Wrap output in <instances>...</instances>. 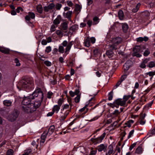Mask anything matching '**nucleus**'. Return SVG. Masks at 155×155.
<instances>
[{"instance_id": "nucleus-1", "label": "nucleus", "mask_w": 155, "mask_h": 155, "mask_svg": "<svg viewBox=\"0 0 155 155\" xmlns=\"http://www.w3.org/2000/svg\"><path fill=\"white\" fill-rule=\"evenodd\" d=\"M39 89H36L32 94L28 97H24L22 102V104L24 106H30L31 104V100L35 98V97H37L38 95L36 94H37V92L39 93Z\"/></svg>"}, {"instance_id": "nucleus-2", "label": "nucleus", "mask_w": 155, "mask_h": 155, "mask_svg": "<svg viewBox=\"0 0 155 155\" xmlns=\"http://www.w3.org/2000/svg\"><path fill=\"white\" fill-rule=\"evenodd\" d=\"M33 83L31 81L28 79H23L21 80L18 83L17 87L19 90L23 89H26L30 86H31Z\"/></svg>"}, {"instance_id": "nucleus-3", "label": "nucleus", "mask_w": 155, "mask_h": 155, "mask_svg": "<svg viewBox=\"0 0 155 155\" xmlns=\"http://www.w3.org/2000/svg\"><path fill=\"white\" fill-rule=\"evenodd\" d=\"M121 41V38L119 37L113 38L108 46V49L110 50L117 49L118 48L117 46Z\"/></svg>"}, {"instance_id": "nucleus-4", "label": "nucleus", "mask_w": 155, "mask_h": 155, "mask_svg": "<svg viewBox=\"0 0 155 155\" xmlns=\"http://www.w3.org/2000/svg\"><path fill=\"white\" fill-rule=\"evenodd\" d=\"M37 89L40 90L39 93L37 92V94H36V95H38L37 97L39 98V100L38 101H35L34 103H32L31 104L32 106H34L33 108L34 110V111L35 110L36 108H38L40 106L41 102L44 97V94L41 89L38 88Z\"/></svg>"}, {"instance_id": "nucleus-5", "label": "nucleus", "mask_w": 155, "mask_h": 155, "mask_svg": "<svg viewBox=\"0 0 155 155\" xmlns=\"http://www.w3.org/2000/svg\"><path fill=\"white\" fill-rule=\"evenodd\" d=\"M19 114V111L17 109H15L11 114L7 117V119L11 122L15 120Z\"/></svg>"}, {"instance_id": "nucleus-6", "label": "nucleus", "mask_w": 155, "mask_h": 155, "mask_svg": "<svg viewBox=\"0 0 155 155\" xmlns=\"http://www.w3.org/2000/svg\"><path fill=\"white\" fill-rule=\"evenodd\" d=\"M126 101L124 99L119 98L115 100L114 102L113 105L114 107H115L117 108H118L119 106H124L125 104ZM113 107V106H112Z\"/></svg>"}, {"instance_id": "nucleus-7", "label": "nucleus", "mask_w": 155, "mask_h": 155, "mask_svg": "<svg viewBox=\"0 0 155 155\" xmlns=\"http://www.w3.org/2000/svg\"><path fill=\"white\" fill-rule=\"evenodd\" d=\"M33 107L32 106L31 104L30 106H24L22 107L23 110L27 113H31L34 111L33 109Z\"/></svg>"}, {"instance_id": "nucleus-8", "label": "nucleus", "mask_w": 155, "mask_h": 155, "mask_svg": "<svg viewBox=\"0 0 155 155\" xmlns=\"http://www.w3.org/2000/svg\"><path fill=\"white\" fill-rule=\"evenodd\" d=\"M106 133H104L100 137L98 138H91V140L92 142L95 143V144L101 143Z\"/></svg>"}, {"instance_id": "nucleus-9", "label": "nucleus", "mask_w": 155, "mask_h": 155, "mask_svg": "<svg viewBox=\"0 0 155 155\" xmlns=\"http://www.w3.org/2000/svg\"><path fill=\"white\" fill-rule=\"evenodd\" d=\"M62 44V46L63 47L67 46L65 48V52L69 51L73 45L72 42H70L68 44V42L66 41H63Z\"/></svg>"}, {"instance_id": "nucleus-10", "label": "nucleus", "mask_w": 155, "mask_h": 155, "mask_svg": "<svg viewBox=\"0 0 155 155\" xmlns=\"http://www.w3.org/2000/svg\"><path fill=\"white\" fill-rule=\"evenodd\" d=\"M132 62L130 60H128L125 63L123 66V68L124 70L127 71L131 66Z\"/></svg>"}, {"instance_id": "nucleus-11", "label": "nucleus", "mask_w": 155, "mask_h": 155, "mask_svg": "<svg viewBox=\"0 0 155 155\" xmlns=\"http://www.w3.org/2000/svg\"><path fill=\"white\" fill-rule=\"evenodd\" d=\"M35 17V14L31 12H29L28 13V15H26L25 17V19L28 21H29L30 19H34Z\"/></svg>"}, {"instance_id": "nucleus-12", "label": "nucleus", "mask_w": 155, "mask_h": 155, "mask_svg": "<svg viewBox=\"0 0 155 155\" xmlns=\"http://www.w3.org/2000/svg\"><path fill=\"white\" fill-rule=\"evenodd\" d=\"M61 20V15H58L57 16V18L54 20L53 24L58 26V25L60 23Z\"/></svg>"}, {"instance_id": "nucleus-13", "label": "nucleus", "mask_w": 155, "mask_h": 155, "mask_svg": "<svg viewBox=\"0 0 155 155\" xmlns=\"http://www.w3.org/2000/svg\"><path fill=\"white\" fill-rule=\"evenodd\" d=\"M108 152L106 153V154L110 155L112 153H114L113 148L112 145H110L108 147Z\"/></svg>"}, {"instance_id": "nucleus-14", "label": "nucleus", "mask_w": 155, "mask_h": 155, "mask_svg": "<svg viewBox=\"0 0 155 155\" xmlns=\"http://www.w3.org/2000/svg\"><path fill=\"white\" fill-rule=\"evenodd\" d=\"M48 135V133L47 131L44 132L41 135V142L42 143H44L45 141L46 136Z\"/></svg>"}, {"instance_id": "nucleus-15", "label": "nucleus", "mask_w": 155, "mask_h": 155, "mask_svg": "<svg viewBox=\"0 0 155 155\" xmlns=\"http://www.w3.org/2000/svg\"><path fill=\"white\" fill-rule=\"evenodd\" d=\"M54 129L55 127L54 125L51 126L50 127L48 131H47L48 133V135H50L51 134H52L54 132Z\"/></svg>"}, {"instance_id": "nucleus-16", "label": "nucleus", "mask_w": 155, "mask_h": 155, "mask_svg": "<svg viewBox=\"0 0 155 155\" xmlns=\"http://www.w3.org/2000/svg\"><path fill=\"white\" fill-rule=\"evenodd\" d=\"M107 146H105L103 144H101L98 147V150L99 151L101 152L102 150L104 151V150H106Z\"/></svg>"}, {"instance_id": "nucleus-17", "label": "nucleus", "mask_w": 155, "mask_h": 155, "mask_svg": "<svg viewBox=\"0 0 155 155\" xmlns=\"http://www.w3.org/2000/svg\"><path fill=\"white\" fill-rule=\"evenodd\" d=\"M72 12L71 11H69L67 12L65 14H64L65 17L68 18L69 20L71 21V15Z\"/></svg>"}, {"instance_id": "nucleus-18", "label": "nucleus", "mask_w": 155, "mask_h": 155, "mask_svg": "<svg viewBox=\"0 0 155 155\" xmlns=\"http://www.w3.org/2000/svg\"><path fill=\"white\" fill-rule=\"evenodd\" d=\"M111 50H108L106 52V55L109 58H111L114 56V53Z\"/></svg>"}, {"instance_id": "nucleus-19", "label": "nucleus", "mask_w": 155, "mask_h": 155, "mask_svg": "<svg viewBox=\"0 0 155 155\" xmlns=\"http://www.w3.org/2000/svg\"><path fill=\"white\" fill-rule=\"evenodd\" d=\"M143 151V149L140 146H139L136 149L135 153L138 154L142 153Z\"/></svg>"}, {"instance_id": "nucleus-20", "label": "nucleus", "mask_w": 155, "mask_h": 155, "mask_svg": "<svg viewBox=\"0 0 155 155\" xmlns=\"http://www.w3.org/2000/svg\"><path fill=\"white\" fill-rule=\"evenodd\" d=\"M12 101L11 100H4L3 102L4 104L6 106L8 107L10 106L11 105Z\"/></svg>"}, {"instance_id": "nucleus-21", "label": "nucleus", "mask_w": 155, "mask_h": 155, "mask_svg": "<svg viewBox=\"0 0 155 155\" xmlns=\"http://www.w3.org/2000/svg\"><path fill=\"white\" fill-rule=\"evenodd\" d=\"M0 51L5 54H8L9 52V50L8 49L0 47Z\"/></svg>"}, {"instance_id": "nucleus-22", "label": "nucleus", "mask_w": 155, "mask_h": 155, "mask_svg": "<svg viewBox=\"0 0 155 155\" xmlns=\"http://www.w3.org/2000/svg\"><path fill=\"white\" fill-rule=\"evenodd\" d=\"M84 43L85 46L88 47H89L90 45V38L88 37H87L84 40Z\"/></svg>"}, {"instance_id": "nucleus-23", "label": "nucleus", "mask_w": 155, "mask_h": 155, "mask_svg": "<svg viewBox=\"0 0 155 155\" xmlns=\"http://www.w3.org/2000/svg\"><path fill=\"white\" fill-rule=\"evenodd\" d=\"M81 7L78 4H76L75 5V11L76 12L77 14H78L81 11Z\"/></svg>"}, {"instance_id": "nucleus-24", "label": "nucleus", "mask_w": 155, "mask_h": 155, "mask_svg": "<svg viewBox=\"0 0 155 155\" xmlns=\"http://www.w3.org/2000/svg\"><path fill=\"white\" fill-rule=\"evenodd\" d=\"M60 108V107L58 105H54L52 111L54 112H56V113H57Z\"/></svg>"}, {"instance_id": "nucleus-25", "label": "nucleus", "mask_w": 155, "mask_h": 155, "mask_svg": "<svg viewBox=\"0 0 155 155\" xmlns=\"http://www.w3.org/2000/svg\"><path fill=\"white\" fill-rule=\"evenodd\" d=\"M118 15L119 19L121 20H122L124 19V15L123 11L121 10H120L118 12Z\"/></svg>"}, {"instance_id": "nucleus-26", "label": "nucleus", "mask_w": 155, "mask_h": 155, "mask_svg": "<svg viewBox=\"0 0 155 155\" xmlns=\"http://www.w3.org/2000/svg\"><path fill=\"white\" fill-rule=\"evenodd\" d=\"M140 3H138L136 6L133 8L132 10V12L134 13L136 12L139 9L140 7Z\"/></svg>"}, {"instance_id": "nucleus-27", "label": "nucleus", "mask_w": 155, "mask_h": 155, "mask_svg": "<svg viewBox=\"0 0 155 155\" xmlns=\"http://www.w3.org/2000/svg\"><path fill=\"white\" fill-rule=\"evenodd\" d=\"M134 122V120H130L128 121V122L125 123L126 125L124 127H130L131 126V124L133 123Z\"/></svg>"}, {"instance_id": "nucleus-28", "label": "nucleus", "mask_w": 155, "mask_h": 155, "mask_svg": "<svg viewBox=\"0 0 155 155\" xmlns=\"http://www.w3.org/2000/svg\"><path fill=\"white\" fill-rule=\"evenodd\" d=\"M93 20L94 21L93 25H95L99 23V19L98 17H97V16H95L93 18Z\"/></svg>"}, {"instance_id": "nucleus-29", "label": "nucleus", "mask_w": 155, "mask_h": 155, "mask_svg": "<svg viewBox=\"0 0 155 155\" xmlns=\"http://www.w3.org/2000/svg\"><path fill=\"white\" fill-rule=\"evenodd\" d=\"M128 28V25L126 24H124L122 25V28L123 29V31L126 32L127 31Z\"/></svg>"}, {"instance_id": "nucleus-30", "label": "nucleus", "mask_w": 155, "mask_h": 155, "mask_svg": "<svg viewBox=\"0 0 155 155\" xmlns=\"http://www.w3.org/2000/svg\"><path fill=\"white\" fill-rule=\"evenodd\" d=\"M38 12L40 13H41L42 12L43 9L41 5H38L36 7Z\"/></svg>"}, {"instance_id": "nucleus-31", "label": "nucleus", "mask_w": 155, "mask_h": 155, "mask_svg": "<svg viewBox=\"0 0 155 155\" xmlns=\"http://www.w3.org/2000/svg\"><path fill=\"white\" fill-rule=\"evenodd\" d=\"M61 25L62 26V28L63 30H67L68 28V24L66 22H64L61 24Z\"/></svg>"}, {"instance_id": "nucleus-32", "label": "nucleus", "mask_w": 155, "mask_h": 155, "mask_svg": "<svg viewBox=\"0 0 155 155\" xmlns=\"http://www.w3.org/2000/svg\"><path fill=\"white\" fill-rule=\"evenodd\" d=\"M78 25H75L72 26L70 28V30L74 31L78 30Z\"/></svg>"}, {"instance_id": "nucleus-33", "label": "nucleus", "mask_w": 155, "mask_h": 155, "mask_svg": "<svg viewBox=\"0 0 155 155\" xmlns=\"http://www.w3.org/2000/svg\"><path fill=\"white\" fill-rule=\"evenodd\" d=\"M140 46H135L133 49L134 52H138L140 51Z\"/></svg>"}, {"instance_id": "nucleus-34", "label": "nucleus", "mask_w": 155, "mask_h": 155, "mask_svg": "<svg viewBox=\"0 0 155 155\" xmlns=\"http://www.w3.org/2000/svg\"><path fill=\"white\" fill-rule=\"evenodd\" d=\"M148 66L150 68L154 67L155 66V61H152L150 62Z\"/></svg>"}, {"instance_id": "nucleus-35", "label": "nucleus", "mask_w": 155, "mask_h": 155, "mask_svg": "<svg viewBox=\"0 0 155 155\" xmlns=\"http://www.w3.org/2000/svg\"><path fill=\"white\" fill-rule=\"evenodd\" d=\"M113 97V91H111L108 94V99L109 101L112 99Z\"/></svg>"}, {"instance_id": "nucleus-36", "label": "nucleus", "mask_w": 155, "mask_h": 155, "mask_svg": "<svg viewBox=\"0 0 155 155\" xmlns=\"http://www.w3.org/2000/svg\"><path fill=\"white\" fill-rule=\"evenodd\" d=\"M58 51L60 53H63L64 52V47L62 46H59L58 48Z\"/></svg>"}, {"instance_id": "nucleus-37", "label": "nucleus", "mask_w": 155, "mask_h": 155, "mask_svg": "<svg viewBox=\"0 0 155 155\" xmlns=\"http://www.w3.org/2000/svg\"><path fill=\"white\" fill-rule=\"evenodd\" d=\"M62 6V5L61 4L57 3L55 5V6L57 10H59L60 9V8Z\"/></svg>"}, {"instance_id": "nucleus-38", "label": "nucleus", "mask_w": 155, "mask_h": 155, "mask_svg": "<svg viewBox=\"0 0 155 155\" xmlns=\"http://www.w3.org/2000/svg\"><path fill=\"white\" fill-rule=\"evenodd\" d=\"M80 97V95H78L75 98L74 101L76 103H78L79 102Z\"/></svg>"}, {"instance_id": "nucleus-39", "label": "nucleus", "mask_w": 155, "mask_h": 155, "mask_svg": "<svg viewBox=\"0 0 155 155\" xmlns=\"http://www.w3.org/2000/svg\"><path fill=\"white\" fill-rule=\"evenodd\" d=\"M57 27V25H55L54 24L52 25L51 28V31L52 32L54 31L55 30V28Z\"/></svg>"}, {"instance_id": "nucleus-40", "label": "nucleus", "mask_w": 155, "mask_h": 155, "mask_svg": "<svg viewBox=\"0 0 155 155\" xmlns=\"http://www.w3.org/2000/svg\"><path fill=\"white\" fill-rule=\"evenodd\" d=\"M64 102V100L63 98H60L59 99L58 101V105L60 106V107L62 105V103Z\"/></svg>"}, {"instance_id": "nucleus-41", "label": "nucleus", "mask_w": 155, "mask_h": 155, "mask_svg": "<svg viewBox=\"0 0 155 155\" xmlns=\"http://www.w3.org/2000/svg\"><path fill=\"white\" fill-rule=\"evenodd\" d=\"M32 152V150L31 149H28L25 150L24 151V153L26 155H28L30 154Z\"/></svg>"}, {"instance_id": "nucleus-42", "label": "nucleus", "mask_w": 155, "mask_h": 155, "mask_svg": "<svg viewBox=\"0 0 155 155\" xmlns=\"http://www.w3.org/2000/svg\"><path fill=\"white\" fill-rule=\"evenodd\" d=\"M44 63L47 66H50L51 65V63L48 61H45Z\"/></svg>"}, {"instance_id": "nucleus-43", "label": "nucleus", "mask_w": 155, "mask_h": 155, "mask_svg": "<svg viewBox=\"0 0 155 155\" xmlns=\"http://www.w3.org/2000/svg\"><path fill=\"white\" fill-rule=\"evenodd\" d=\"M15 62L16 64V65L17 66H19L20 65V64L19 63V60L17 58H15L14 59Z\"/></svg>"}, {"instance_id": "nucleus-44", "label": "nucleus", "mask_w": 155, "mask_h": 155, "mask_svg": "<svg viewBox=\"0 0 155 155\" xmlns=\"http://www.w3.org/2000/svg\"><path fill=\"white\" fill-rule=\"evenodd\" d=\"M48 9L49 10H51L54 8L55 7V5L53 3H51L48 5Z\"/></svg>"}, {"instance_id": "nucleus-45", "label": "nucleus", "mask_w": 155, "mask_h": 155, "mask_svg": "<svg viewBox=\"0 0 155 155\" xmlns=\"http://www.w3.org/2000/svg\"><path fill=\"white\" fill-rule=\"evenodd\" d=\"M121 81H120V80L118 81L116 85L114 87L113 89H116L121 84Z\"/></svg>"}, {"instance_id": "nucleus-46", "label": "nucleus", "mask_w": 155, "mask_h": 155, "mask_svg": "<svg viewBox=\"0 0 155 155\" xmlns=\"http://www.w3.org/2000/svg\"><path fill=\"white\" fill-rule=\"evenodd\" d=\"M150 53V52L149 50L147 49L143 53V55L145 56H147Z\"/></svg>"}, {"instance_id": "nucleus-47", "label": "nucleus", "mask_w": 155, "mask_h": 155, "mask_svg": "<svg viewBox=\"0 0 155 155\" xmlns=\"http://www.w3.org/2000/svg\"><path fill=\"white\" fill-rule=\"evenodd\" d=\"M53 94L52 92H51L49 91L48 92L47 94V97L48 98L50 99L51 96L53 95Z\"/></svg>"}, {"instance_id": "nucleus-48", "label": "nucleus", "mask_w": 155, "mask_h": 155, "mask_svg": "<svg viewBox=\"0 0 155 155\" xmlns=\"http://www.w3.org/2000/svg\"><path fill=\"white\" fill-rule=\"evenodd\" d=\"M120 112L119 111V110H116L112 113L113 115H115V116H117L120 114Z\"/></svg>"}, {"instance_id": "nucleus-49", "label": "nucleus", "mask_w": 155, "mask_h": 155, "mask_svg": "<svg viewBox=\"0 0 155 155\" xmlns=\"http://www.w3.org/2000/svg\"><path fill=\"white\" fill-rule=\"evenodd\" d=\"M74 120H74L69 124V126L68 127V129H72L73 130H74V128L73 127H71V126L74 124Z\"/></svg>"}, {"instance_id": "nucleus-50", "label": "nucleus", "mask_w": 155, "mask_h": 155, "mask_svg": "<svg viewBox=\"0 0 155 155\" xmlns=\"http://www.w3.org/2000/svg\"><path fill=\"white\" fill-rule=\"evenodd\" d=\"M51 47L50 46H49L47 47L46 48V50H45V51L47 53H49L51 51Z\"/></svg>"}, {"instance_id": "nucleus-51", "label": "nucleus", "mask_w": 155, "mask_h": 155, "mask_svg": "<svg viewBox=\"0 0 155 155\" xmlns=\"http://www.w3.org/2000/svg\"><path fill=\"white\" fill-rule=\"evenodd\" d=\"M13 151L12 149L8 150L7 153V155H12Z\"/></svg>"}, {"instance_id": "nucleus-52", "label": "nucleus", "mask_w": 155, "mask_h": 155, "mask_svg": "<svg viewBox=\"0 0 155 155\" xmlns=\"http://www.w3.org/2000/svg\"><path fill=\"white\" fill-rule=\"evenodd\" d=\"M133 56H136L137 57H140L141 56V55L138 52H134L133 54Z\"/></svg>"}, {"instance_id": "nucleus-53", "label": "nucleus", "mask_w": 155, "mask_h": 155, "mask_svg": "<svg viewBox=\"0 0 155 155\" xmlns=\"http://www.w3.org/2000/svg\"><path fill=\"white\" fill-rule=\"evenodd\" d=\"M20 11H21V12H23V9L20 7H18L16 9V11L17 12L19 13L20 12Z\"/></svg>"}, {"instance_id": "nucleus-54", "label": "nucleus", "mask_w": 155, "mask_h": 155, "mask_svg": "<svg viewBox=\"0 0 155 155\" xmlns=\"http://www.w3.org/2000/svg\"><path fill=\"white\" fill-rule=\"evenodd\" d=\"M134 132V130H133L131 131L129 133V135L128 137V138H130Z\"/></svg>"}, {"instance_id": "nucleus-55", "label": "nucleus", "mask_w": 155, "mask_h": 155, "mask_svg": "<svg viewBox=\"0 0 155 155\" xmlns=\"http://www.w3.org/2000/svg\"><path fill=\"white\" fill-rule=\"evenodd\" d=\"M56 34L58 35H62L63 34L62 32L60 30H57L56 31Z\"/></svg>"}, {"instance_id": "nucleus-56", "label": "nucleus", "mask_w": 155, "mask_h": 155, "mask_svg": "<svg viewBox=\"0 0 155 155\" xmlns=\"http://www.w3.org/2000/svg\"><path fill=\"white\" fill-rule=\"evenodd\" d=\"M126 78L127 75L125 74L124 75L121 77L120 78V81H121V82H122L125 78Z\"/></svg>"}, {"instance_id": "nucleus-57", "label": "nucleus", "mask_w": 155, "mask_h": 155, "mask_svg": "<svg viewBox=\"0 0 155 155\" xmlns=\"http://www.w3.org/2000/svg\"><path fill=\"white\" fill-rule=\"evenodd\" d=\"M69 107V105L68 104H65L62 106V109L64 110L65 109L68 108Z\"/></svg>"}, {"instance_id": "nucleus-58", "label": "nucleus", "mask_w": 155, "mask_h": 155, "mask_svg": "<svg viewBox=\"0 0 155 155\" xmlns=\"http://www.w3.org/2000/svg\"><path fill=\"white\" fill-rule=\"evenodd\" d=\"M137 144L136 143H135L132 144L130 147L129 148V149L130 150H132L134 147L136 146Z\"/></svg>"}, {"instance_id": "nucleus-59", "label": "nucleus", "mask_w": 155, "mask_h": 155, "mask_svg": "<svg viewBox=\"0 0 155 155\" xmlns=\"http://www.w3.org/2000/svg\"><path fill=\"white\" fill-rule=\"evenodd\" d=\"M88 106V104H86L85 106L83 107V108H82L81 109L79 110V111L81 112H83L84 111L85 109H86L87 107Z\"/></svg>"}, {"instance_id": "nucleus-60", "label": "nucleus", "mask_w": 155, "mask_h": 155, "mask_svg": "<svg viewBox=\"0 0 155 155\" xmlns=\"http://www.w3.org/2000/svg\"><path fill=\"white\" fill-rule=\"evenodd\" d=\"M67 3L68 5L69 6H70V7L72 6L73 5V4L72 3V2L71 1H68L67 2Z\"/></svg>"}, {"instance_id": "nucleus-61", "label": "nucleus", "mask_w": 155, "mask_h": 155, "mask_svg": "<svg viewBox=\"0 0 155 155\" xmlns=\"http://www.w3.org/2000/svg\"><path fill=\"white\" fill-rule=\"evenodd\" d=\"M47 42L46 40H43L41 41V44L43 45H45L47 44Z\"/></svg>"}, {"instance_id": "nucleus-62", "label": "nucleus", "mask_w": 155, "mask_h": 155, "mask_svg": "<svg viewBox=\"0 0 155 155\" xmlns=\"http://www.w3.org/2000/svg\"><path fill=\"white\" fill-rule=\"evenodd\" d=\"M92 21L91 20H89L87 22V24L88 25L89 27H90L92 24Z\"/></svg>"}, {"instance_id": "nucleus-63", "label": "nucleus", "mask_w": 155, "mask_h": 155, "mask_svg": "<svg viewBox=\"0 0 155 155\" xmlns=\"http://www.w3.org/2000/svg\"><path fill=\"white\" fill-rule=\"evenodd\" d=\"M140 67L142 68H146V65L144 63L142 62L140 64Z\"/></svg>"}, {"instance_id": "nucleus-64", "label": "nucleus", "mask_w": 155, "mask_h": 155, "mask_svg": "<svg viewBox=\"0 0 155 155\" xmlns=\"http://www.w3.org/2000/svg\"><path fill=\"white\" fill-rule=\"evenodd\" d=\"M91 40V43L94 44L95 42V38L94 37H91V38H90V41Z\"/></svg>"}]
</instances>
